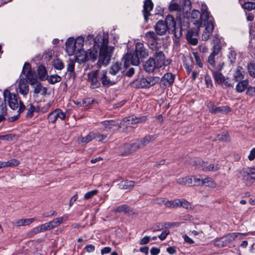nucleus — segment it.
<instances>
[{"label":"nucleus","mask_w":255,"mask_h":255,"mask_svg":"<svg viewBox=\"0 0 255 255\" xmlns=\"http://www.w3.org/2000/svg\"><path fill=\"white\" fill-rule=\"evenodd\" d=\"M143 44L138 42L136 44L135 48L133 54L129 51L124 55L122 61L124 62V66L125 69H127L130 64L137 66L140 63V59L142 62L143 58Z\"/></svg>","instance_id":"nucleus-1"},{"label":"nucleus","mask_w":255,"mask_h":255,"mask_svg":"<svg viewBox=\"0 0 255 255\" xmlns=\"http://www.w3.org/2000/svg\"><path fill=\"white\" fill-rule=\"evenodd\" d=\"M102 42L100 46L99 52V60L98 65L101 67L102 65H107L109 64L111 58V53L112 49H110L108 47L109 40L108 38L102 37Z\"/></svg>","instance_id":"nucleus-2"},{"label":"nucleus","mask_w":255,"mask_h":255,"mask_svg":"<svg viewBox=\"0 0 255 255\" xmlns=\"http://www.w3.org/2000/svg\"><path fill=\"white\" fill-rule=\"evenodd\" d=\"M30 64L29 62H25L23 66L21 75H23L25 77L19 79L18 86L19 93L23 96L27 95L29 92V78H30Z\"/></svg>","instance_id":"nucleus-3"},{"label":"nucleus","mask_w":255,"mask_h":255,"mask_svg":"<svg viewBox=\"0 0 255 255\" xmlns=\"http://www.w3.org/2000/svg\"><path fill=\"white\" fill-rule=\"evenodd\" d=\"M37 72L38 80L40 81H44L47 80L49 84L53 85L56 83L60 82L62 80L61 77L57 74L51 75L49 76L47 74L46 68L43 64L40 65L37 67Z\"/></svg>","instance_id":"nucleus-4"},{"label":"nucleus","mask_w":255,"mask_h":255,"mask_svg":"<svg viewBox=\"0 0 255 255\" xmlns=\"http://www.w3.org/2000/svg\"><path fill=\"white\" fill-rule=\"evenodd\" d=\"M174 25V17L170 14H168L165 20H159L155 26V30L157 34L159 35H164L166 32L169 31V30L173 27Z\"/></svg>","instance_id":"nucleus-5"},{"label":"nucleus","mask_w":255,"mask_h":255,"mask_svg":"<svg viewBox=\"0 0 255 255\" xmlns=\"http://www.w3.org/2000/svg\"><path fill=\"white\" fill-rule=\"evenodd\" d=\"M75 53L76 61L82 64L89 60L95 62L97 59V55L91 50V48H89L87 51H85L84 49H80L77 50Z\"/></svg>","instance_id":"nucleus-6"},{"label":"nucleus","mask_w":255,"mask_h":255,"mask_svg":"<svg viewBox=\"0 0 255 255\" xmlns=\"http://www.w3.org/2000/svg\"><path fill=\"white\" fill-rule=\"evenodd\" d=\"M143 145V139L137 140L133 143H126L119 147V153L122 156H127L131 154L136 149Z\"/></svg>","instance_id":"nucleus-7"},{"label":"nucleus","mask_w":255,"mask_h":255,"mask_svg":"<svg viewBox=\"0 0 255 255\" xmlns=\"http://www.w3.org/2000/svg\"><path fill=\"white\" fill-rule=\"evenodd\" d=\"M247 234L233 233H229L222 238L217 239L214 241V245L218 248H223L228 246L234 241L239 236H246Z\"/></svg>","instance_id":"nucleus-8"},{"label":"nucleus","mask_w":255,"mask_h":255,"mask_svg":"<svg viewBox=\"0 0 255 255\" xmlns=\"http://www.w3.org/2000/svg\"><path fill=\"white\" fill-rule=\"evenodd\" d=\"M3 95L5 99L7 98L9 108L13 110H16L18 107V99L19 98L18 95L15 93H11L7 89L3 91Z\"/></svg>","instance_id":"nucleus-9"},{"label":"nucleus","mask_w":255,"mask_h":255,"mask_svg":"<svg viewBox=\"0 0 255 255\" xmlns=\"http://www.w3.org/2000/svg\"><path fill=\"white\" fill-rule=\"evenodd\" d=\"M30 78H29V84L33 86L34 88L33 92L35 94H38L40 93L42 89V83L40 81H38L37 74L35 69H32L30 65Z\"/></svg>","instance_id":"nucleus-10"},{"label":"nucleus","mask_w":255,"mask_h":255,"mask_svg":"<svg viewBox=\"0 0 255 255\" xmlns=\"http://www.w3.org/2000/svg\"><path fill=\"white\" fill-rule=\"evenodd\" d=\"M98 70L92 71L88 74V81L91 82L90 88L92 89L101 87V83L98 79Z\"/></svg>","instance_id":"nucleus-11"},{"label":"nucleus","mask_w":255,"mask_h":255,"mask_svg":"<svg viewBox=\"0 0 255 255\" xmlns=\"http://www.w3.org/2000/svg\"><path fill=\"white\" fill-rule=\"evenodd\" d=\"M199 27L197 26L196 28L190 29L187 32L186 39L190 44L193 45H195L198 43L197 36Z\"/></svg>","instance_id":"nucleus-12"},{"label":"nucleus","mask_w":255,"mask_h":255,"mask_svg":"<svg viewBox=\"0 0 255 255\" xmlns=\"http://www.w3.org/2000/svg\"><path fill=\"white\" fill-rule=\"evenodd\" d=\"M213 19L207 20L206 23H205V28L202 35V40L204 41L208 40L211 35L212 34L213 30L214 28Z\"/></svg>","instance_id":"nucleus-13"},{"label":"nucleus","mask_w":255,"mask_h":255,"mask_svg":"<svg viewBox=\"0 0 255 255\" xmlns=\"http://www.w3.org/2000/svg\"><path fill=\"white\" fill-rule=\"evenodd\" d=\"M175 78V75L171 73H166L161 78L160 84L165 87H169L173 84Z\"/></svg>","instance_id":"nucleus-14"},{"label":"nucleus","mask_w":255,"mask_h":255,"mask_svg":"<svg viewBox=\"0 0 255 255\" xmlns=\"http://www.w3.org/2000/svg\"><path fill=\"white\" fill-rule=\"evenodd\" d=\"M145 38L147 39L148 45L152 50L156 48L157 36L153 31H149L145 34Z\"/></svg>","instance_id":"nucleus-15"},{"label":"nucleus","mask_w":255,"mask_h":255,"mask_svg":"<svg viewBox=\"0 0 255 255\" xmlns=\"http://www.w3.org/2000/svg\"><path fill=\"white\" fill-rule=\"evenodd\" d=\"M191 17L194 20V24L198 27L201 26L203 20L207 21V20H205V16H203L202 13L201 14L198 10L194 9L192 10Z\"/></svg>","instance_id":"nucleus-16"},{"label":"nucleus","mask_w":255,"mask_h":255,"mask_svg":"<svg viewBox=\"0 0 255 255\" xmlns=\"http://www.w3.org/2000/svg\"><path fill=\"white\" fill-rule=\"evenodd\" d=\"M66 50L69 56L74 54L76 51L74 45V38L73 37H69L65 43Z\"/></svg>","instance_id":"nucleus-17"},{"label":"nucleus","mask_w":255,"mask_h":255,"mask_svg":"<svg viewBox=\"0 0 255 255\" xmlns=\"http://www.w3.org/2000/svg\"><path fill=\"white\" fill-rule=\"evenodd\" d=\"M238 83L236 86V91L237 93H243L248 88L249 85V81L248 79H246L237 82Z\"/></svg>","instance_id":"nucleus-18"},{"label":"nucleus","mask_w":255,"mask_h":255,"mask_svg":"<svg viewBox=\"0 0 255 255\" xmlns=\"http://www.w3.org/2000/svg\"><path fill=\"white\" fill-rule=\"evenodd\" d=\"M101 83L103 87L109 88L110 86L116 84V82L110 80L107 76V71H103V73L101 77Z\"/></svg>","instance_id":"nucleus-19"},{"label":"nucleus","mask_w":255,"mask_h":255,"mask_svg":"<svg viewBox=\"0 0 255 255\" xmlns=\"http://www.w3.org/2000/svg\"><path fill=\"white\" fill-rule=\"evenodd\" d=\"M159 80V77L157 76H146L144 78V88H149L154 85Z\"/></svg>","instance_id":"nucleus-20"},{"label":"nucleus","mask_w":255,"mask_h":255,"mask_svg":"<svg viewBox=\"0 0 255 255\" xmlns=\"http://www.w3.org/2000/svg\"><path fill=\"white\" fill-rule=\"evenodd\" d=\"M216 55H214L212 53L210 54V56L208 57V63L210 65V66L214 69V70H216L217 71H221L224 66V63L219 64L217 65L215 64V56Z\"/></svg>","instance_id":"nucleus-21"},{"label":"nucleus","mask_w":255,"mask_h":255,"mask_svg":"<svg viewBox=\"0 0 255 255\" xmlns=\"http://www.w3.org/2000/svg\"><path fill=\"white\" fill-rule=\"evenodd\" d=\"M153 7V3L151 0H144V21H147L148 17L151 14L149 11L152 10Z\"/></svg>","instance_id":"nucleus-22"},{"label":"nucleus","mask_w":255,"mask_h":255,"mask_svg":"<svg viewBox=\"0 0 255 255\" xmlns=\"http://www.w3.org/2000/svg\"><path fill=\"white\" fill-rule=\"evenodd\" d=\"M155 58L156 60V68H160L165 64V55L162 51L156 52L155 53Z\"/></svg>","instance_id":"nucleus-23"},{"label":"nucleus","mask_w":255,"mask_h":255,"mask_svg":"<svg viewBox=\"0 0 255 255\" xmlns=\"http://www.w3.org/2000/svg\"><path fill=\"white\" fill-rule=\"evenodd\" d=\"M245 71L242 67L238 66L233 75L234 80L236 82H238L239 81H241L244 80L245 75H244Z\"/></svg>","instance_id":"nucleus-24"},{"label":"nucleus","mask_w":255,"mask_h":255,"mask_svg":"<svg viewBox=\"0 0 255 255\" xmlns=\"http://www.w3.org/2000/svg\"><path fill=\"white\" fill-rule=\"evenodd\" d=\"M156 67V62L153 58H149L144 63V70L147 72L150 73L153 72Z\"/></svg>","instance_id":"nucleus-25"},{"label":"nucleus","mask_w":255,"mask_h":255,"mask_svg":"<svg viewBox=\"0 0 255 255\" xmlns=\"http://www.w3.org/2000/svg\"><path fill=\"white\" fill-rule=\"evenodd\" d=\"M102 36L101 35H98L95 37H94V43L93 45V47L91 48V50L95 53V54L97 55L98 56V54L99 53V51L100 49V43L101 42Z\"/></svg>","instance_id":"nucleus-26"},{"label":"nucleus","mask_w":255,"mask_h":255,"mask_svg":"<svg viewBox=\"0 0 255 255\" xmlns=\"http://www.w3.org/2000/svg\"><path fill=\"white\" fill-rule=\"evenodd\" d=\"M101 124L104 126V130H111L119 124L118 121H116V120H107L102 122Z\"/></svg>","instance_id":"nucleus-27"},{"label":"nucleus","mask_w":255,"mask_h":255,"mask_svg":"<svg viewBox=\"0 0 255 255\" xmlns=\"http://www.w3.org/2000/svg\"><path fill=\"white\" fill-rule=\"evenodd\" d=\"M134 184V182L131 180H123L118 184L119 188L121 189H130Z\"/></svg>","instance_id":"nucleus-28"},{"label":"nucleus","mask_w":255,"mask_h":255,"mask_svg":"<svg viewBox=\"0 0 255 255\" xmlns=\"http://www.w3.org/2000/svg\"><path fill=\"white\" fill-rule=\"evenodd\" d=\"M176 182L182 185L191 186L192 185V178L189 176L181 177L177 179Z\"/></svg>","instance_id":"nucleus-29"},{"label":"nucleus","mask_w":255,"mask_h":255,"mask_svg":"<svg viewBox=\"0 0 255 255\" xmlns=\"http://www.w3.org/2000/svg\"><path fill=\"white\" fill-rule=\"evenodd\" d=\"M122 63L116 62L113 64L109 69V73L113 75H116L121 70Z\"/></svg>","instance_id":"nucleus-30"},{"label":"nucleus","mask_w":255,"mask_h":255,"mask_svg":"<svg viewBox=\"0 0 255 255\" xmlns=\"http://www.w3.org/2000/svg\"><path fill=\"white\" fill-rule=\"evenodd\" d=\"M169 33L174 34L175 37L179 38L182 35L181 28L180 27H176V22L174 19V25L171 29L169 30Z\"/></svg>","instance_id":"nucleus-31"},{"label":"nucleus","mask_w":255,"mask_h":255,"mask_svg":"<svg viewBox=\"0 0 255 255\" xmlns=\"http://www.w3.org/2000/svg\"><path fill=\"white\" fill-rule=\"evenodd\" d=\"M246 174L248 177L251 179L255 180V168L253 167H248L244 168L241 173Z\"/></svg>","instance_id":"nucleus-32"},{"label":"nucleus","mask_w":255,"mask_h":255,"mask_svg":"<svg viewBox=\"0 0 255 255\" xmlns=\"http://www.w3.org/2000/svg\"><path fill=\"white\" fill-rule=\"evenodd\" d=\"M34 220V218L16 220H15V225L17 226H27L31 224Z\"/></svg>","instance_id":"nucleus-33"},{"label":"nucleus","mask_w":255,"mask_h":255,"mask_svg":"<svg viewBox=\"0 0 255 255\" xmlns=\"http://www.w3.org/2000/svg\"><path fill=\"white\" fill-rule=\"evenodd\" d=\"M213 76L215 81L218 84H222L225 81V77L221 73L219 72V71L213 72Z\"/></svg>","instance_id":"nucleus-34"},{"label":"nucleus","mask_w":255,"mask_h":255,"mask_svg":"<svg viewBox=\"0 0 255 255\" xmlns=\"http://www.w3.org/2000/svg\"><path fill=\"white\" fill-rule=\"evenodd\" d=\"M85 43L84 37L82 36L78 37L76 39H74V45L76 50L80 49H83L84 44Z\"/></svg>","instance_id":"nucleus-35"},{"label":"nucleus","mask_w":255,"mask_h":255,"mask_svg":"<svg viewBox=\"0 0 255 255\" xmlns=\"http://www.w3.org/2000/svg\"><path fill=\"white\" fill-rule=\"evenodd\" d=\"M242 8L247 10L248 11H251L255 9V2L251 1H245L244 3H241Z\"/></svg>","instance_id":"nucleus-36"},{"label":"nucleus","mask_w":255,"mask_h":255,"mask_svg":"<svg viewBox=\"0 0 255 255\" xmlns=\"http://www.w3.org/2000/svg\"><path fill=\"white\" fill-rule=\"evenodd\" d=\"M231 111V108L229 106H221L216 108L214 114L221 113L227 114Z\"/></svg>","instance_id":"nucleus-37"},{"label":"nucleus","mask_w":255,"mask_h":255,"mask_svg":"<svg viewBox=\"0 0 255 255\" xmlns=\"http://www.w3.org/2000/svg\"><path fill=\"white\" fill-rule=\"evenodd\" d=\"M117 212H124L125 214H130L132 212L131 208L126 204H124L119 206L117 210Z\"/></svg>","instance_id":"nucleus-38"},{"label":"nucleus","mask_w":255,"mask_h":255,"mask_svg":"<svg viewBox=\"0 0 255 255\" xmlns=\"http://www.w3.org/2000/svg\"><path fill=\"white\" fill-rule=\"evenodd\" d=\"M94 135H95L94 132H90L87 136L82 137L79 141L81 143H87L95 138Z\"/></svg>","instance_id":"nucleus-39"},{"label":"nucleus","mask_w":255,"mask_h":255,"mask_svg":"<svg viewBox=\"0 0 255 255\" xmlns=\"http://www.w3.org/2000/svg\"><path fill=\"white\" fill-rule=\"evenodd\" d=\"M63 222V218H56L48 222L51 230L58 226Z\"/></svg>","instance_id":"nucleus-40"},{"label":"nucleus","mask_w":255,"mask_h":255,"mask_svg":"<svg viewBox=\"0 0 255 255\" xmlns=\"http://www.w3.org/2000/svg\"><path fill=\"white\" fill-rule=\"evenodd\" d=\"M203 185L214 188L216 186V183L209 177H206L204 179H202Z\"/></svg>","instance_id":"nucleus-41"},{"label":"nucleus","mask_w":255,"mask_h":255,"mask_svg":"<svg viewBox=\"0 0 255 255\" xmlns=\"http://www.w3.org/2000/svg\"><path fill=\"white\" fill-rule=\"evenodd\" d=\"M53 66L57 70H61L64 67V65L62 60L57 58L53 61Z\"/></svg>","instance_id":"nucleus-42"},{"label":"nucleus","mask_w":255,"mask_h":255,"mask_svg":"<svg viewBox=\"0 0 255 255\" xmlns=\"http://www.w3.org/2000/svg\"><path fill=\"white\" fill-rule=\"evenodd\" d=\"M237 53L233 48L229 49L228 58L231 64L234 63L236 59Z\"/></svg>","instance_id":"nucleus-43"},{"label":"nucleus","mask_w":255,"mask_h":255,"mask_svg":"<svg viewBox=\"0 0 255 255\" xmlns=\"http://www.w3.org/2000/svg\"><path fill=\"white\" fill-rule=\"evenodd\" d=\"M220 168V166L219 164H211L208 166H206L203 168L202 170L204 171H216L218 170Z\"/></svg>","instance_id":"nucleus-44"},{"label":"nucleus","mask_w":255,"mask_h":255,"mask_svg":"<svg viewBox=\"0 0 255 255\" xmlns=\"http://www.w3.org/2000/svg\"><path fill=\"white\" fill-rule=\"evenodd\" d=\"M249 74L253 78H255V63L250 62L248 64Z\"/></svg>","instance_id":"nucleus-45"},{"label":"nucleus","mask_w":255,"mask_h":255,"mask_svg":"<svg viewBox=\"0 0 255 255\" xmlns=\"http://www.w3.org/2000/svg\"><path fill=\"white\" fill-rule=\"evenodd\" d=\"M74 68H75V63L73 60H70L68 64H67V71L70 72V74H74V78L76 77V73L74 71Z\"/></svg>","instance_id":"nucleus-46"},{"label":"nucleus","mask_w":255,"mask_h":255,"mask_svg":"<svg viewBox=\"0 0 255 255\" xmlns=\"http://www.w3.org/2000/svg\"><path fill=\"white\" fill-rule=\"evenodd\" d=\"M179 207H182L186 209H191L190 203L184 199H179Z\"/></svg>","instance_id":"nucleus-47"},{"label":"nucleus","mask_w":255,"mask_h":255,"mask_svg":"<svg viewBox=\"0 0 255 255\" xmlns=\"http://www.w3.org/2000/svg\"><path fill=\"white\" fill-rule=\"evenodd\" d=\"M207 7L205 4L204 5H202V16H205V20L213 19V18L210 15V13L207 10Z\"/></svg>","instance_id":"nucleus-48"},{"label":"nucleus","mask_w":255,"mask_h":255,"mask_svg":"<svg viewBox=\"0 0 255 255\" xmlns=\"http://www.w3.org/2000/svg\"><path fill=\"white\" fill-rule=\"evenodd\" d=\"M179 199H176L171 201H166L165 202V205L170 208H175L179 207Z\"/></svg>","instance_id":"nucleus-49"},{"label":"nucleus","mask_w":255,"mask_h":255,"mask_svg":"<svg viewBox=\"0 0 255 255\" xmlns=\"http://www.w3.org/2000/svg\"><path fill=\"white\" fill-rule=\"evenodd\" d=\"M55 114L56 117V119L58 118H60L61 120H64L66 118V115L60 109H56L55 110Z\"/></svg>","instance_id":"nucleus-50"},{"label":"nucleus","mask_w":255,"mask_h":255,"mask_svg":"<svg viewBox=\"0 0 255 255\" xmlns=\"http://www.w3.org/2000/svg\"><path fill=\"white\" fill-rule=\"evenodd\" d=\"M142 77L140 78V79H137L134 80L132 84V86L135 88H143V85H142V81L143 80V75H141Z\"/></svg>","instance_id":"nucleus-51"},{"label":"nucleus","mask_w":255,"mask_h":255,"mask_svg":"<svg viewBox=\"0 0 255 255\" xmlns=\"http://www.w3.org/2000/svg\"><path fill=\"white\" fill-rule=\"evenodd\" d=\"M169 9L170 11H180L181 10V5L177 3L174 2L170 4L169 6Z\"/></svg>","instance_id":"nucleus-52"},{"label":"nucleus","mask_w":255,"mask_h":255,"mask_svg":"<svg viewBox=\"0 0 255 255\" xmlns=\"http://www.w3.org/2000/svg\"><path fill=\"white\" fill-rule=\"evenodd\" d=\"M98 193V190L95 189L91 191L87 192L84 195V198L86 200H89L97 195Z\"/></svg>","instance_id":"nucleus-53"},{"label":"nucleus","mask_w":255,"mask_h":255,"mask_svg":"<svg viewBox=\"0 0 255 255\" xmlns=\"http://www.w3.org/2000/svg\"><path fill=\"white\" fill-rule=\"evenodd\" d=\"M0 108L1 109L0 111V116L5 117V116L7 115V109L6 103H1Z\"/></svg>","instance_id":"nucleus-54"},{"label":"nucleus","mask_w":255,"mask_h":255,"mask_svg":"<svg viewBox=\"0 0 255 255\" xmlns=\"http://www.w3.org/2000/svg\"><path fill=\"white\" fill-rule=\"evenodd\" d=\"M94 135L95 136L94 139H96L99 142H103L107 136V135L101 134L99 132H94Z\"/></svg>","instance_id":"nucleus-55"},{"label":"nucleus","mask_w":255,"mask_h":255,"mask_svg":"<svg viewBox=\"0 0 255 255\" xmlns=\"http://www.w3.org/2000/svg\"><path fill=\"white\" fill-rule=\"evenodd\" d=\"M41 232V230L40 229L39 226L36 227L33 229H32L31 231H30L27 233V236L29 238L32 237L34 235L37 234Z\"/></svg>","instance_id":"nucleus-56"},{"label":"nucleus","mask_w":255,"mask_h":255,"mask_svg":"<svg viewBox=\"0 0 255 255\" xmlns=\"http://www.w3.org/2000/svg\"><path fill=\"white\" fill-rule=\"evenodd\" d=\"M143 119V117H137L133 115L130 116V124H135L141 122Z\"/></svg>","instance_id":"nucleus-57"},{"label":"nucleus","mask_w":255,"mask_h":255,"mask_svg":"<svg viewBox=\"0 0 255 255\" xmlns=\"http://www.w3.org/2000/svg\"><path fill=\"white\" fill-rule=\"evenodd\" d=\"M192 181L193 180V181H194V183H193V185H194V186L203 185L202 179H201L200 176L198 177L197 176H193L192 177Z\"/></svg>","instance_id":"nucleus-58"},{"label":"nucleus","mask_w":255,"mask_h":255,"mask_svg":"<svg viewBox=\"0 0 255 255\" xmlns=\"http://www.w3.org/2000/svg\"><path fill=\"white\" fill-rule=\"evenodd\" d=\"M246 94L250 97L255 96V87L249 86L246 90Z\"/></svg>","instance_id":"nucleus-59"},{"label":"nucleus","mask_w":255,"mask_h":255,"mask_svg":"<svg viewBox=\"0 0 255 255\" xmlns=\"http://www.w3.org/2000/svg\"><path fill=\"white\" fill-rule=\"evenodd\" d=\"M193 55L195 58L196 64L200 68L203 67V63L201 61V60L200 58V56L198 52H193Z\"/></svg>","instance_id":"nucleus-60"},{"label":"nucleus","mask_w":255,"mask_h":255,"mask_svg":"<svg viewBox=\"0 0 255 255\" xmlns=\"http://www.w3.org/2000/svg\"><path fill=\"white\" fill-rule=\"evenodd\" d=\"M94 35L89 34L87 36L86 40H85V45H94Z\"/></svg>","instance_id":"nucleus-61"},{"label":"nucleus","mask_w":255,"mask_h":255,"mask_svg":"<svg viewBox=\"0 0 255 255\" xmlns=\"http://www.w3.org/2000/svg\"><path fill=\"white\" fill-rule=\"evenodd\" d=\"M35 111V107L32 105L31 104V106L29 109L28 110L26 118H31L33 116V113Z\"/></svg>","instance_id":"nucleus-62"},{"label":"nucleus","mask_w":255,"mask_h":255,"mask_svg":"<svg viewBox=\"0 0 255 255\" xmlns=\"http://www.w3.org/2000/svg\"><path fill=\"white\" fill-rule=\"evenodd\" d=\"M221 51V47L220 44H217L214 45L212 54L217 55Z\"/></svg>","instance_id":"nucleus-63"},{"label":"nucleus","mask_w":255,"mask_h":255,"mask_svg":"<svg viewBox=\"0 0 255 255\" xmlns=\"http://www.w3.org/2000/svg\"><path fill=\"white\" fill-rule=\"evenodd\" d=\"M217 138L219 140L223 141H227L229 140L228 135L225 132H223L221 134H219Z\"/></svg>","instance_id":"nucleus-64"}]
</instances>
